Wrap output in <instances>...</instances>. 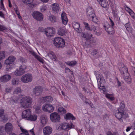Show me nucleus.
<instances>
[{
  "label": "nucleus",
  "instance_id": "obj_50",
  "mask_svg": "<svg viewBox=\"0 0 135 135\" xmlns=\"http://www.w3.org/2000/svg\"><path fill=\"white\" fill-rule=\"evenodd\" d=\"M11 88L7 87L5 88V91L6 93H9L11 92Z\"/></svg>",
  "mask_w": 135,
  "mask_h": 135
},
{
  "label": "nucleus",
  "instance_id": "obj_7",
  "mask_svg": "<svg viewBox=\"0 0 135 135\" xmlns=\"http://www.w3.org/2000/svg\"><path fill=\"white\" fill-rule=\"evenodd\" d=\"M26 66L24 65H22L20 67L19 70H16L14 72L15 75L20 76L24 73V70L26 69Z\"/></svg>",
  "mask_w": 135,
  "mask_h": 135
},
{
  "label": "nucleus",
  "instance_id": "obj_6",
  "mask_svg": "<svg viewBox=\"0 0 135 135\" xmlns=\"http://www.w3.org/2000/svg\"><path fill=\"white\" fill-rule=\"evenodd\" d=\"M42 110L43 111L49 113H51L54 110V107L50 104H45L42 107Z\"/></svg>",
  "mask_w": 135,
  "mask_h": 135
},
{
  "label": "nucleus",
  "instance_id": "obj_35",
  "mask_svg": "<svg viewBox=\"0 0 135 135\" xmlns=\"http://www.w3.org/2000/svg\"><path fill=\"white\" fill-rule=\"evenodd\" d=\"M58 110L60 113L62 114L66 113V110L63 107H60L59 108Z\"/></svg>",
  "mask_w": 135,
  "mask_h": 135
},
{
  "label": "nucleus",
  "instance_id": "obj_23",
  "mask_svg": "<svg viewBox=\"0 0 135 135\" xmlns=\"http://www.w3.org/2000/svg\"><path fill=\"white\" fill-rule=\"evenodd\" d=\"M47 56L49 57L53 61L56 60V56L52 51H50L48 53H47V55L45 56L46 57Z\"/></svg>",
  "mask_w": 135,
  "mask_h": 135
},
{
  "label": "nucleus",
  "instance_id": "obj_4",
  "mask_svg": "<svg viewBox=\"0 0 135 135\" xmlns=\"http://www.w3.org/2000/svg\"><path fill=\"white\" fill-rule=\"evenodd\" d=\"M54 43L56 47L59 48L64 47L65 44L64 40L60 37L55 38L54 39Z\"/></svg>",
  "mask_w": 135,
  "mask_h": 135
},
{
  "label": "nucleus",
  "instance_id": "obj_13",
  "mask_svg": "<svg viewBox=\"0 0 135 135\" xmlns=\"http://www.w3.org/2000/svg\"><path fill=\"white\" fill-rule=\"evenodd\" d=\"M86 14L89 19H90L92 17H95V15L93 9L90 7H88L86 9Z\"/></svg>",
  "mask_w": 135,
  "mask_h": 135
},
{
  "label": "nucleus",
  "instance_id": "obj_60",
  "mask_svg": "<svg viewBox=\"0 0 135 135\" xmlns=\"http://www.w3.org/2000/svg\"><path fill=\"white\" fill-rule=\"evenodd\" d=\"M41 120V122L43 125H45L47 121L46 119H42Z\"/></svg>",
  "mask_w": 135,
  "mask_h": 135
},
{
  "label": "nucleus",
  "instance_id": "obj_63",
  "mask_svg": "<svg viewBox=\"0 0 135 135\" xmlns=\"http://www.w3.org/2000/svg\"><path fill=\"white\" fill-rule=\"evenodd\" d=\"M38 30L39 31L41 32H42L44 31H45V29H44L43 27H39L38 28Z\"/></svg>",
  "mask_w": 135,
  "mask_h": 135
},
{
  "label": "nucleus",
  "instance_id": "obj_49",
  "mask_svg": "<svg viewBox=\"0 0 135 135\" xmlns=\"http://www.w3.org/2000/svg\"><path fill=\"white\" fill-rule=\"evenodd\" d=\"M10 60L8 58L5 61V63L7 65H10L12 64V63L10 61Z\"/></svg>",
  "mask_w": 135,
  "mask_h": 135
},
{
  "label": "nucleus",
  "instance_id": "obj_12",
  "mask_svg": "<svg viewBox=\"0 0 135 135\" xmlns=\"http://www.w3.org/2000/svg\"><path fill=\"white\" fill-rule=\"evenodd\" d=\"M50 117L51 120L54 122L59 121L60 118V116L56 112H54L51 114Z\"/></svg>",
  "mask_w": 135,
  "mask_h": 135
},
{
  "label": "nucleus",
  "instance_id": "obj_32",
  "mask_svg": "<svg viewBox=\"0 0 135 135\" xmlns=\"http://www.w3.org/2000/svg\"><path fill=\"white\" fill-rule=\"evenodd\" d=\"M65 63L69 66H73L76 64V62L75 61H68L66 62Z\"/></svg>",
  "mask_w": 135,
  "mask_h": 135
},
{
  "label": "nucleus",
  "instance_id": "obj_3",
  "mask_svg": "<svg viewBox=\"0 0 135 135\" xmlns=\"http://www.w3.org/2000/svg\"><path fill=\"white\" fill-rule=\"evenodd\" d=\"M123 111L120 109H118L116 111L115 117L120 122H122L123 119L126 118L128 116V114L124 113Z\"/></svg>",
  "mask_w": 135,
  "mask_h": 135
},
{
  "label": "nucleus",
  "instance_id": "obj_51",
  "mask_svg": "<svg viewBox=\"0 0 135 135\" xmlns=\"http://www.w3.org/2000/svg\"><path fill=\"white\" fill-rule=\"evenodd\" d=\"M98 53V50L96 49L93 50L91 52L92 55L94 56L96 55Z\"/></svg>",
  "mask_w": 135,
  "mask_h": 135
},
{
  "label": "nucleus",
  "instance_id": "obj_33",
  "mask_svg": "<svg viewBox=\"0 0 135 135\" xmlns=\"http://www.w3.org/2000/svg\"><path fill=\"white\" fill-rule=\"evenodd\" d=\"M49 19L52 22H55L56 21V17L53 15H51L49 17Z\"/></svg>",
  "mask_w": 135,
  "mask_h": 135
},
{
  "label": "nucleus",
  "instance_id": "obj_9",
  "mask_svg": "<svg viewBox=\"0 0 135 135\" xmlns=\"http://www.w3.org/2000/svg\"><path fill=\"white\" fill-rule=\"evenodd\" d=\"M32 77L31 74H27L23 75L21 78V80L23 83L31 82L32 80Z\"/></svg>",
  "mask_w": 135,
  "mask_h": 135
},
{
  "label": "nucleus",
  "instance_id": "obj_27",
  "mask_svg": "<svg viewBox=\"0 0 135 135\" xmlns=\"http://www.w3.org/2000/svg\"><path fill=\"white\" fill-rule=\"evenodd\" d=\"M99 3L101 6L104 8H106L109 6L108 2L105 0H102Z\"/></svg>",
  "mask_w": 135,
  "mask_h": 135
},
{
  "label": "nucleus",
  "instance_id": "obj_37",
  "mask_svg": "<svg viewBox=\"0 0 135 135\" xmlns=\"http://www.w3.org/2000/svg\"><path fill=\"white\" fill-rule=\"evenodd\" d=\"M22 133L20 134V135H29L28 132L26 130L23 129L22 127L20 128Z\"/></svg>",
  "mask_w": 135,
  "mask_h": 135
},
{
  "label": "nucleus",
  "instance_id": "obj_18",
  "mask_svg": "<svg viewBox=\"0 0 135 135\" xmlns=\"http://www.w3.org/2000/svg\"><path fill=\"white\" fill-rule=\"evenodd\" d=\"M60 127L63 130H69L72 128V125L69 126L67 123H64L61 124L60 125Z\"/></svg>",
  "mask_w": 135,
  "mask_h": 135
},
{
  "label": "nucleus",
  "instance_id": "obj_26",
  "mask_svg": "<svg viewBox=\"0 0 135 135\" xmlns=\"http://www.w3.org/2000/svg\"><path fill=\"white\" fill-rule=\"evenodd\" d=\"M65 118L66 119H71L74 120L75 119V117L72 114L70 113H67L66 115Z\"/></svg>",
  "mask_w": 135,
  "mask_h": 135
},
{
  "label": "nucleus",
  "instance_id": "obj_10",
  "mask_svg": "<svg viewBox=\"0 0 135 135\" xmlns=\"http://www.w3.org/2000/svg\"><path fill=\"white\" fill-rule=\"evenodd\" d=\"M55 32V29L53 27H48L45 29V34L48 37H51Z\"/></svg>",
  "mask_w": 135,
  "mask_h": 135
},
{
  "label": "nucleus",
  "instance_id": "obj_34",
  "mask_svg": "<svg viewBox=\"0 0 135 135\" xmlns=\"http://www.w3.org/2000/svg\"><path fill=\"white\" fill-rule=\"evenodd\" d=\"M105 97L107 98L112 101L114 100L115 99L113 95L112 94H106Z\"/></svg>",
  "mask_w": 135,
  "mask_h": 135
},
{
  "label": "nucleus",
  "instance_id": "obj_52",
  "mask_svg": "<svg viewBox=\"0 0 135 135\" xmlns=\"http://www.w3.org/2000/svg\"><path fill=\"white\" fill-rule=\"evenodd\" d=\"M131 16L132 17V18L135 19V13L132 10L129 13Z\"/></svg>",
  "mask_w": 135,
  "mask_h": 135
},
{
  "label": "nucleus",
  "instance_id": "obj_14",
  "mask_svg": "<svg viewBox=\"0 0 135 135\" xmlns=\"http://www.w3.org/2000/svg\"><path fill=\"white\" fill-rule=\"evenodd\" d=\"M32 16L37 21H41L43 19V16L42 14L39 12H33Z\"/></svg>",
  "mask_w": 135,
  "mask_h": 135
},
{
  "label": "nucleus",
  "instance_id": "obj_19",
  "mask_svg": "<svg viewBox=\"0 0 135 135\" xmlns=\"http://www.w3.org/2000/svg\"><path fill=\"white\" fill-rule=\"evenodd\" d=\"M52 9L54 13H57L60 9L59 5L57 3L53 4L52 5Z\"/></svg>",
  "mask_w": 135,
  "mask_h": 135
},
{
  "label": "nucleus",
  "instance_id": "obj_17",
  "mask_svg": "<svg viewBox=\"0 0 135 135\" xmlns=\"http://www.w3.org/2000/svg\"><path fill=\"white\" fill-rule=\"evenodd\" d=\"M30 53L38 61L41 63L42 64H44V60L39 56L33 51H29Z\"/></svg>",
  "mask_w": 135,
  "mask_h": 135
},
{
  "label": "nucleus",
  "instance_id": "obj_47",
  "mask_svg": "<svg viewBox=\"0 0 135 135\" xmlns=\"http://www.w3.org/2000/svg\"><path fill=\"white\" fill-rule=\"evenodd\" d=\"M66 14L65 12H63L61 14L62 20H68L67 17L66 16Z\"/></svg>",
  "mask_w": 135,
  "mask_h": 135
},
{
  "label": "nucleus",
  "instance_id": "obj_57",
  "mask_svg": "<svg viewBox=\"0 0 135 135\" xmlns=\"http://www.w3.org/2000/svg\"><path fill=\"white\" fill-rule=\"evenodd\" d=\"M126 28L127 30L129 32H131L132 30V28L130 26L128 27H127Z\"/></svg>",
  "mask_w": 135,
  "mask_h": 135
},
{
  "label": "nucleus",
  "instance_id": "obj_42",
  "mask_svg": "<svg viewBox=\"0 0 135 135\" xmlns=\"http://www.w3.org/2000/svg\"><path fill=\"white\" fill-rule=\"evenodd\" d=\"M5 53L4 51H2L0 52V60L5 58Z\"/></svg>",
  "mask_w": 135,
  "mask_h": 135
},
{
  "label": "nucleus",
  "instance_id": "obj_39",
  "mask_svg": "<svg viewBox=\"0 0 135 135\" xmlns=\"http://www.w3.org/2000/svg\"><path fill=\"white\" fill-rule=\"evenodd\" d=\"M45 100L47 102L51 103L53 100V99L51 97L48 96L46 97Z\"/></svg>",
  "mask_w": 135,
  "mask_h": 135
},
{
  "label": "nucleus",
  "instance_id": "obj_62",
  "mask_svg": "<svg viewBox=\"0 0 135 135\" xmlns=\"http://www.w3.org/2000/svg\"><path fill=\"white\" fill-rule=\"evenodd\" d=\"M46 116L45 115H43L40 117L41 120L46 119Z\"/></svg>",
  "mask_w": 135,
  "mask_h": 135
},
{
  "label": "nucleus",
  "instance_id": "obj_64",
  "mask_svg": "<svg viewBox=\"0 0 135 135\" xmlns=\"http://www.w3.org/2000/svg\"><path fill=\"white\" fill-rule=\"evenodd\" d=\"M109 19L110 20V24L111 25V26H113L114 25V22L110 18H109Z\"/></svg>",
  "mask_w": 135,
  "mask_h": 135
},
{
  "label": "nucleus",
  "instance_id": "obj_24",
  "mask_svg": "<svg viewBox=\"0 0 135 135\" xmlns=\"http://www.w3.org/2000/svg\"><path fill=\"white\" fill-rule=\"evenodd\" d=\"M91 27H93V30H94V34L98 36L100 35V28L98 27H96L92 25L91 26Z\"/></svg>",
  "mask_w": 135,
  "mask_h": 135
},
{
  "label": "nucleus",
  "instance_id": "obj_20",
  "mask_svg": "<svg viewBox=\"0 0 135 135\" xmlns=\"http://www.w3.org/2000/svg\"><path fill=\"white\" fill-rule=\"evenodd\" d=\"M73 26L75 30L77 32L80 33L81 32V29L80 28V24L74 22L73 24Z\"/></svg>",
  "mask_w": 135,
  "mask_h": 135
},
{
  "label": "nucleus",
  "instance_id": "obj_58",
  "mask_svg": "<svg viewBox=\"0 0 135 135\" xmlns=\"http://www.w3.org/2000/svg\"><path fill=\"white\" fill-rule=\"evenodd\" d=\"M20 61L22 63H25V62L26 61V60L23 57L20 58Z\"/></svg>",
  "mask_w": 135,
  "mask_h": 135
},
{
  "label": "nucleus",
  "instance_id": "obj_56",
  "mask_svg": "<svg viewBox=\"0 0 135 135\" xmlns=\"http://www.w3.org/2000/svg\"><path fill=\"white\" fill-rule=\"evenodd\" d=\"M110 4L112 6H113L114 2V0H109Z\"/></svg>",
  "mask_w": 135,
  "mask_h": 135
},
{
  "label": "nucleus",
  "instance_id": "obj_30",
  "mask_svg": "<svg viewBox=\"0 0 135 135\" xmlns=\"http://www.w3.org/2000/svg\"><path fill=\"white\" fill-rule=\"evenodd\" d=\"M21 89L20 87H16L14 89L13 93L15 94H18L21 92Z\"/></svg>",
  "mask_w": 135,
  "mask_h": 135
},
{
  "label": "nucleus",
  "instance_id": "obj_8",
  "mask_svg": "<svg viewBox=\"0 0 135 135\" xmlns=\"http://www.w3.org/2000/svg\"><path fill=\"white\" fill-rule=\"evenodd\" d=\"M43 89L40 86H36L33 90V93L35 96H38L42 93Z\"/></svg>",
  "mask_w": 135,
  "mask_h": 135
},
{
  "label": "nucleus",
  "instance_id": "obj_29",
  "mask_svg": "<svg viewBox=\"0 0 135 135\" xmlns=\"http://www.w3.org/2000/svg\"><path fill=\"white\" fill-rule=\"evenodd\" d=\"M123 77L124 80L127 83L130 84L131 83L132 79L130 77H129V75L128 76H127V75H125L124 76H123Z\"/></svg>",
  "mask_w": 135,
  "mask_h": 135
},
{
  "label": "nucleus",
  "instance_id": "obj_21",
  "mask_svg": "<svg viewBox=\"0 0 135 135\" xmlns=\"http://www.w3.org/2000/svg\"><path fill=\"white\" fill-rule=\"evenodd\" d=\"M13 129L12 124L10 123H7L5 125V129L7 132H11Z\"/></svg>",
  "mask_w": 135,
  "mask_h": 135
},
{
  "label": "nucleus",
  "instance_id": "obj_1",
  "mask_svg": "<svg viewBox=\"0 0 135 135\" xmlns=\"http://www.w3.org/2000/svg\"><path fill=\"white\" fill-rule=\"evenodd\" d=\"M32 102V98L28 96H25L21 99L20 105L21 107L26 108L30 107Z\"/></svg>",
  "mask_w": 135,
  "mask_h": 135
},
{
  "label": "nucleus",
  "instance_id": "obj_41",
  "mask_svg": "<svg viewBox=\"0 0 135 135\" xmlns=\"http://www.w3.org/2000/svg\"><path fill=\"white\" fill-rule=\"evenodd\" d=\"M47 9V6L45 5H43L41 6L40 10L42 12H44L46 11Z\"/></svg>",
  "mask_w": 135,
  "mask_h": 135
},
{
  "label": "nucleus",
  "instance_id": "obj_44",
  "mask_svg": "<svg viewBox=\"0 0 135 135\" xmlns=\"http://www.w3.org/2000/svg\"><path fill=\"white\" fill-rule=\"evenodd\" d=\"M90 19L92 20L93 22L96 23H97L98 21V20L97 18L96 17L95 15V17H92Z\"/></svg>",
  "mask_w": 135,
  "mask_h": 135
},
{
  "label": "nucleus",
  "instance_id": "obj_40",
  "mask_svg": "<svg viewBox=\"0 0 135 135\" xmlns=\"http://www.w3.org/2000/svg\"><path fill=\"white\" fill-rule=\"evenodd\" d=\"M22 1L24 4H28L32 3L33 0H22Z\"/></svg>",
  "mask_w": 135,
  "mask_h": 135
},
{
  "label": "nucleus",
  "instance_id": "obj_5",
  "mask_svg": "<svg viewBox=\"0 0 135 135\" xmlns=\"http://www.w3.org/2000/svg\"><path fill=\"white\" fill-rule=\"evenodd\" d=\"M119 70L122 76H124L125 75H129L128 69L123 63H119L118 65Z\"/></svg>",
  "mask_w": 135,
  "mask_h": 135
},
{
  "label": "nucleus",
  "instance_id": "obj_46",
  "mask_svg": "<svg viewBox=\"0 0 135 135\" xmlns=\"http://www.w3.org/2000/svg\"><path fill=\"white\" fill-rule=\"evenodd\" d=\"M107 135H119L118 133L117 132H114L113 133L110 131H109L107 132Z\"/></svg>",
  "mask_w": 135,
  "mask_h": 135
},
{
  "label": "nucleus",
  "instance_id": "obj_2",
  "mask_svg": "<svg viewBox=\"0 0 135 135\" xmlns=\"http://www.w3.org/2000/svg\"><path fill=\"white\" fill-rule=\"evenodd\" d=\"M22 116L23 118L31 121L36 120L37 118L35 115H31V110L30 109L24 110L22 113Z\"/></svg>",
  "mask_w": 135,
  "mask_h": 135
},
{
  "label": "nucleus",
  "instance_id": "obj_25",
  "mask_svg": "<svg viewBox=\"0 0 135 135\" xmlns=\"http://www.w3.org/2000/svg\"><path fill=\"white\" fill-rule=\"evenodd\" d=\"M4 112V110L3 109H0V117H1L2 120L3 122H6L8 120V119L3 115Z\"/></svg>",
  "mask_w": 135,
  "mask_h": 135
},
{
  "label": "nucleus",
  "instance_id": "obj_11",
  "mask_svg": "<svg viewBox=\"0 0 135 135\" xmlns=\"http://www.w3.org/2000/svg\"><path fill=\"white\" fill-rule=\"evenodd\" d=\"M94 74L96 76L97 80L98 85H99L100 86H101L102 82L103 80V76L98 71H95L94 72Z\"/></svg>",
  "mask_w": 135,
  "mask_h": 135
},
{
  "label": "nucleus",
  "instance_id": "obj_38",
  "mask_svg": "<svg viewBox=\"0 0 135 135\" xmlns=\"http://www.w3.org/2000/svg\"><path fill=\"white\" fill-rule=\"evenodd\" d=\"M85 26V28L88 30L91 31L93 30L91 26V27H89V25L88 23L86 22L84 23Z\"/></svg>",
  "mask_w": 135,
  "mask_h": 135
},
{
  "label": "nucleus",
  "instance_id": "obj_55",
  "mask_svg": "<svg viewBox=\"0 0 135 135\" xmlns=\"http://www.w3.org/2000/svg\"><path fill=\"white\" fill-rule=\"evenodd\" d=\"M113 14L115 17H117V10L115 9V10H113Z\"/></svg>",
  "mask_w": 135,
  "mask_h": 135
},
{
  "label": "nucleus",
  "instance_id": "obj_36",
  "mask_svg": "<svg viewBox=\"0 0 135 135\" xmlns=\"http://www.w3.org/2000/svg\"><path fill=\"white\" fill-rule=\"evenodd\" d=\"M41 108V106L40 104H39L35 107V109L37 113H39L41 112V110L40 109Z\"/></svg>",
  "mask_w": 135,
  "mask_h": 135
},
{
  "label": "nucleus",
  "instance_id": "obj_16",
  "mask_svg": "<svg viewBox=\"0 0 135 135\" xmlns=\"http://www.w3.org/2000/svg\"><path fill=\"white\" fill-rule=\"evenodd\" d=\"M52 132V128L49 126L44 127L43 129V132L44 135H49Z\"/></svg>",
  "mask_w": 135,
  "mask_h": 135
},
{
  "label": "nucleus",
  "instance_id": "obj_43",
  "mask_svg": "<svg viewBox=\"0 0 135 135\" xmlns=\"http://www.w3.org/2000/svg\"><path fill=\"white\" fill-rule=\"evenodd\" d=\"M120 107V108L118 109H120L121 110H123V111H124V108L125 107V105L124 102H122L121 103Z\"/></svg>",
  "mask_w": 135,
  "mask_h": 135
},
{
  "label": "nucleus",
  "instance_id": "obj_59",
  "mask_svg": "<svg viewBox=\"0 0 135 135\" xmlns=\"http://www.w3.org/2000/svg\"><path fill=\"white\" fill-rule=\"evenodd\" d=\"M62 23L65 25H66L67 24L68 20H64L63 19L62 20Z\"/></svg>",
  "mask_w": 135,
  "mask_h": 135
},
{
  "label": "nucleus",
  "instance_id": "obj_48",
  "mask_svg": "<svg viewBox=\"0 0 135 135\" xmlns=\"http://www.w3.org/2000/svg\"><path fill=\"white\" fill-rule=\"evenodd\" d=\"M4 128L3 126H0V135H3L4 132Z\"/></svg>",
  "mask_w": 135,
  "mask_h": 135
},
{
  "label": "nucleus",
  "instance_id": "obj_22",
  "mask_svg": "<svg viewBox=\"0 0 135 135\" xmlns=\"http://www.w3.org/2000/svg\"><path fill=\"white\" fill-rule=\"evenodd\" d=\"M11 78V76L8 75H6L2 76L1 78V80L2 82H6L8 81Z\"/></svg>",
  "mask_w": 135,
  "mask_h": 135
},
{
  "label": "nucleus",
  "instance_id": "obj_45",
  "mask_svg": "<svg viewBox=\"0 0 135 135\" xmlns=\"http://www.w3.org/2000/svg\"><path fill=\"white\" fill-rule=\"evenodd\" d=\"M8 58L10 61L12 62V64L16 60V57L13 56H9Z\"/></svg>",
  "mask_w": 135,
  "mask_h": 135
},
{
  "label": "nucleus",
  "instance_id": "obj_53",
  "mask_svg": "<svg viewBox=\"0 0 135 135\" xmlns=\"http://www.w3.org/2000/svg\"><path fill=\"white\" fill-rule=\"evenodd\" d=\"M15 8H14L15 11L17 15L18 16L19 15L20 16V14L19 11L17 10V7L16 6V5H15Z\"/></svg>",
  "mask_w": 135,
  "mask_h": 135
},
{
  "label": "nucleus",
  "instance_id": "obj_31",
  "mask_svg": "<svg viewBox=\"0 0 135 135\" xmlns=\"http://www.w3.org/2000/svg\"><path fill=\"white\" fill-rule=\"evenodd\" d=\"M19 83V79L17 78H13L12 80V84L14 85H18Z\"/></svg>",
  "mask_w": 135,
  "mask_h": 135
},
{
  "label": "nucleus",
  "instance_id": "obj_61",
  "mask_svg": "<svg viewBox=\"0 0 135 135\" xmlns=\"http://www.w3.org/2000/svg\"><path fill=\"white\" fill-rule=\"evenodd\" d=\"M5 27L0 25V31H2L5 30Z\"/></svg>",
  "mask_w": 135,
  "mask_h": 135
},
{
  "label": "nucleus",
  "instance_id": "obj_28",
  "mask_svg": "<svg viewBox=\"0 0 135 135\" xmlns=\"http://www.w3.org/2000/svg\"><path fill=\"white\" fill-rule=\"evenodd\" d=\"M66 33V31L64 29L60 28L58 30V34L60 35H64Z\"/></svg>",
  "mask_w": 135,
  "mask_h": 135
},
{
  "label": "nucleus",
  "instance_id": "obj_54",
  "mask_svg": "<svg viewBox=\"0 0 135 135\" xmlns=\"http://www.w3.org/2000/svg\"><path fill=\"white\" fill-rule=\"evenodd\" d=\"M124 8L129 13L131 12L132 10L130 9L129 7H128L127 6H124Z\"/></svg>",
  "mask_w": 135,
  "mask_h": 135
},
{
  "label": "nucleus",
  "instance_id": "obj_15",
  "mask_svg": "<svg viewBox=\"0 0 135 135\" xmlns=\"http://www.w3.org/2000/svg\"><path fill=\"white\" fill-rule=\"evenodd\" d=\"M113 26L110 25L109 24H108V25L107 26L104 25V27L106 31L110 34H112L114 33V31Z\"/></svg>",
  "mask_w": 135,
  "mask_h": 135
}]
</instances>
